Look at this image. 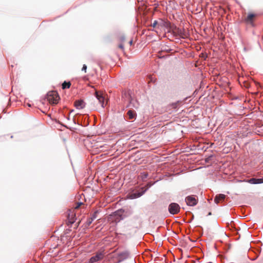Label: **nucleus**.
Returning a JSON list of instances; mask_svg holds the SVG:
<instances>
[{
    "label": "nucleus",
    "mask_w": 263,
    "mask_h": 263,
    "mask_svg": "<svg viewBox=\"0 0 263 263\" xmlns=\"http://www.w3.org/2000/svg\"><path fill=\"white\" fill-rule=\"evenodd\" d=\"M47 99L49 103L57 104L60 100V97L57 91H51L47 93Z\"/></svg>",
    "instance_id": "f257e3e1"
},
{
    "label": "nucleus",
    "mask_w": 263,
    "mask_h": 263,
    "mask_svg": "<svg viewBox=\"0 0 263 263\" xmlns=\"http://www.w3.org/2000/svg\"><path fill=\"white\" fill-rule=\"evenodd\" d=\"M180 206L176 203H172L168 206L169 212L173 215L177 214L180 211Z\"/></svg>",
    "instance_id": "f03ea898"
},
{
    "label": "nucleus",
    "mask_w": 263,
    "mask_h": 263,
    "mask_svg": "<svg viewBox=\"0 0 263 263\" xmlns=\"http://www.w3.org/2000/svg\"><path fill=\"white\" fill-rule=\"evenodd\" d=\"M185 201L187 205L189 206H194L197 204L198 200L194 196H188L185 198Z\"/></svg>",
    "instance_id": "7ed1b4c3"
},
{
    "label": "nucleus",
    "mask_w": 263,
    "mask_h": 263,
    "mask_svg": "<svg viewBox=\"0 0 263 263\" xmlns=\"http://www.w3.org/2000/svg\"><path fill=\"white\" fill-rule=\"evenodd\" d=\"M104 256L102 252H98L96 255L91 257L89 259L90 263H95L102 260Z\"/></svg>",
    "instance_id": "20e7f679"
},
{
    "label": "nucleus",
    "mask_w": 263,
    "mask_h": 263,
    "mask_svg": "<svg viewBox=\"0 0 263 263\" xmlns=\"http://www.w3.org/2000/svg\"><path fill=\"white\" fill-rule=\"evenodd\" d=\"M226 196L222 194L217 195L214 198V202L216 204L222 202L226 199Z\"/></svg>",
    "instance_id": "39448f33"
},
{
    "label": "nucleus",
    "mask_w": 263,
    "mask_h": 263,
    "mask_svg": "<svg viewBox=\"0 0 263 263\" xmlns=\"http://www.w3.org/2000/svg\"><path fill=\"white\" fill-rule=\"evenodd\" d=\"M256 15L253 13H249L247 17L245 19L246 23L250 24H252L254 20Z\"/></svg>",
    "instance_id": "423d86ee"
},
{
    "label": "nucleus",
    "mask_w": 263,
    "mask_h": 263,
    "mask_svg": "<svg viewBox=\"0 0 263 263\" xmlns=\"http://www.w3.org/2000/svg\"><path fill=\"white\" fill-rule=\"evenodd\" d=\"M74 106L77 109H82L85 107V103L83 100H77L74 102Z\"/></svg>",
    "instance_id": "0eeeda50"
},
{
    "label": "nucleus",
    "mask_w": 263,
    "mask_h": 263,
    "mask_svg": "<svg viewBox=\"0 0 263 263\" xmlns=\"http://www.w3.org/2000/svg\"><path fill=\"white\" fill-rule=\"evenodd\" d=\"M247 181L251 184H259L263 183V179L251 178Z\"/></svg>",
    "instance_id": "6e6552de"
},
{
    "label": "nucleus",
    "mask_w": 263,
    "mask_h": 263,
    "mask_svg": "<svg viewBox=\"0 0 263 263\" xmlns=\"http://www.w3.org/2000/svg\"><path fill=\"white\" fill-rule=\"evenodd\" d=\"M95 94L97 98L98 99L99 101L101 103L102 106L104 107V97L102 96V95L99 94L98 91H96Z\"/></svg>",
    "instance_id": "1a4fd4ad"
},
{
    "label": "nucleus",
    "mask_w": 263,
    "mask_h": 263,
    "mask_svg": "<svg viewBox=\"0 0 263 263\" xmlns=\"http://www.w3.org/2000/svg\"><path fill=\"white\" fill-rule=\"evenodd\" d=\"M128 119H135L136 116V113L134 110H129L127 113Z\"/></svg>",
    "instance_id": "9d476101"
},
{
    "label": "nucleus",
    "mask_w": 263,
    "mask_h": 263,
    "mask_svg": "<svg viewBox=\"0 0 263 263\" xmlns=\"http://www.w3.org/2000/svg\"><path fill=\"white\" fill-rule=\"evenodd\" d=\"M130 256V253L128 251H124L121 253L119 255L120 259H125Z\"/></svg>",
    "instance_id": "9b49d317"
},
{
    "label": "nucleus",
    "mask_w": 263,
    "mask_h": 263,
    "mask_svg": "<svg viewBox=\"0 0 263 263\" xmlns=\"http://www.w3.org/2000/svg\"><path fill=\"white\" fill-rule=\"evenodd\" d=\"M75 216L76 215L74 213H72L71 214H70V213H69L68 214V218L69 219V222L71 223H74L75 220Z\"/></svg>",
    "instance_id": "f8f14e48"
},
{
    "label": "nucleus",
    "mask_w": 263,
    "mask_h": 263,
    "mask_svg": "<svg viewBox=\"0 0 263 263\" xmlns=\"http://www.w3.org/2000/svg\"><path fill=\"white\" fill-rule=\"evenodd\" d=\"M71 86V83L70 82L64 81L62 84V88L63 89L70 88Z\"/></svg>",
    "instance_id": "ddd939ff"
},
{
    "label": "nucleus",
    "mask_w": 263,
    "mask_h": 263,
    "mask_svg": "<svg viewBox=\"0 0 263 263\" xmlns=\"http://www.w3.org/2000/svg\"><path fill=\"white\" fill-rule=\"evenodd\" d=\"M141 176L142 179L144 180V179H146L147 177H148V174L147 173L144 172V173H141Z\"/></svg>",
    "instance_id": "4468645a"
},
{
    "label": "nucleus",
    "mask_w": 263,
    "mask_h": 263,
    "mask_svg": "<svg viewBox=\"0 0 263 263\" xmlns=\"http://www.w3.org/2000/svg\"><path fill=\"white\" fill-rule=\"evenodd\" d=\"M93 221V218H91V217L89 218L86 221L87 226H89L91 224V223Z\"/></svg>",
    "instance_id": "2eb2a0df"
},
{
    "label": "nucleus",
    "mask_w": 263,
    "mask_h": 263,
    "mask_svg": "<svg viewBox=\"0 0 263 263\" xmlns=\"http://www.w3.org/2000/svg\"><path fill=\"white\" fill-rule=\"evenodd\" d=\"M158 25V22L157 21H155L152 24V26L154 27V28H155L156 27V26H157Z\"/></svg>",
    "instance_id": "dca6fc26"
},
{
    "label": "nucleus",
    "mask_w": 263,
    "mask_h": 263,
    "mask_svg": "<svg viewBox=\"0 0 263 263\" xmlns=\"http://www.w3.org/2000/svg\"><path fill=\"white\" fill-rule=\"evenodd\" d=\"M86 69H87V66L85 64H84L83 66V67L82 68V71H84L85 72H86Z\"/></svg>",
    "instance_id": "f3484780"
},
{
    "label": "nucleus",
    "mask_w": 263,
    "mask_h": 263,
    "mask_svg": "<svg viewBox=\"0 0 263 263\" xmlns=\"http://www.w3.org/2000/svg\"><path fill=\"white\" fill-rule=\"evenodd\" d=\"M82 204V202H79L77 203V205H76V206L74 208V209H78V208H79V207Z\"/></svg>",
    "instance_id": "a211bd4d"
},
{
    "label": "nucleus",
    "mask_w": 263,
    "mask_h": 263,
    "mask_svg": "<svg viewBox=\"0 0 263 263\" xmlns=\"http://www.w3.org/2000/svg\"><path fill=\"white\" fill-rule=\"evenodd\" d=\"M97 214V212H95L92 217L91 218H93V220L95 219L96 218V215Z\"/></svg>",
    "instance_id": "6ab92c4d"
},
{
    "label": "nucleus",
    "mask_w": 263,
    "mask_h": 263,
    "mask_svg": "<svg viewBox=\"0 0 263 263\" xmlns=\"http://www.w3.org/2000/svg\"><path fill=\"white\" fill-rule=\"evenodd\" d=\"M119 48H120L122 50H123L124 49V47H123V45L122 44H120L119 46H118Z\"/></svg>",
    "instance_id": "aec40b11"
},
{
    "label": "nucleus",
    "mask_w": 263,
    "mask_h": 263,
    "mask_svg": "<svg viewBox=\"0 0 263 263\" xmlns=\"http://www.w3.org/2000/svg\"><path fill=\"white\" fill-rule=\"evenodd\" d=\"M134 100H131L130 101V103H129V104L128 105V107H130V106L132 105V104H133V101Z\"/></svg>",
    "instance_id": "412c9836"
},
{
    "label": "nucleus",
    "mask_w": 263,
    "mask_h": 263,
    "mask_svg": "<svg viewBox=\"0 0 263 263\" xmlns=\"http://www.w3.org/2000/svg\"><path fill=\"white\" fill-rule=\"evenodd\" d=\"M120 39H121V41L123 42V41H124L125 40V37L122 36V37H121Z\"/></svg>",
    "instance_id": "4be33fe9"
},
{
    "label": "nucleus",
    "mask_w": 263,
    "mask_h": 263,
    "mask_svg": "<svg viewBox=\"0 0 263 263\" xmlns=\"http://www.w3.org/2000/svg\"><path fill=\"white\" fill-rule=\"evenodd\" d=\"M129 44H130V45H132V44H133V41H132V40H131V41H129Z\"/></svg>",
    "instance_id": "5701e85b"
},
{
    "label": "nucleus",
    "mask_w": 263,
    "mask_h": 263,
    "mask_svg": "<svg viewBox=\"0 0 263 263\" xmlns=\"http://www.w3.org/2000/svg\"><path fill=\"white\" fill-rule=\"evenodd\" d=\"M27 105L29 106V107H30L31 106V105L30 104H27Z\"/></svg>",
    "instance_id": "b1692460"
},
{
    "label": "nucleus",
    "mask_w": 263,
    "mask_h": 263,
    "mask_svg": "<svg viewBox=\"0 0 263 263\" xmlns=\"http://www.w3.org/2000/svg\"><path fill=\"white\" fill-rule=\"evenodd\" d=\"M73 110H71L70 111V112H73Z\"/></svg>",
    "instance_id": "393cba45"
},
{
    "label": "nucleus",
    "mask_w": 263,
    "mask_h": 263,
    "mask_svg": "<svg viewBox=\"0 0 263 263\" xmlns=\"http://www.w3.org/2000/svg\"><path fill=\"white\" fill-rule=\"evenodd\" d=\"M133 106H134V107H135V108H137V106H134V105H133Z\"/></svg>",
    "instance_id": "a878e982"
},
{
    "label": "nucleus",
    "mask_w": 263,
    "mask_h": 263,
    "mask_svg": "<svg viewBox=\"0 0 263 263\" xmlns=\"http://www.w3.org/2000/svg\"><path fill=\"white\" fill-rule=\"evenodd\" d=\"M140 196H141V194H139V195H138V197H139Z\"/></svg>",
    "instance_id": "bb28decb"
},
{
    "label": "nucleus",
    "mask_w": 263,
    "mask_h": 263,
    "mask_svg": "<svg viewBox=\"0 0 263 263\" xmlns=\"http://www.w3.org/2000/svg\"><path fill=\"white\" fill-rule=\"evenodd\" d=\"M211 212H210V213H209V215H211Z\"/></svg>",
    "instance_id": "cd10ccee"
}]
</instances>
